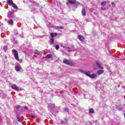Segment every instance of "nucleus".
Masks as SVG:
<instances>
[{
    "mask_svg": "<svg viewBox=\"0 0 125 125\" xmlns=\"http://www.w3.org/2000/svg\"><path fill=\"white\" fill-rule=\"evenodd\" d=\"M89 113H90V114H92L94 113V110L93 109V108H90L89 110Z\"/></svg>",
    "mask_w": 125,
    "mask_h": 125,
    "instance_id": "6ab92c4d",
    "label": "nucleus"
},
{
    "mask_svg": "<svg viewBox=\"0 0 125 125\" xmlns=\"http://www.w3.org/2000/svg\"><path fill=\"white\" fill-rule=\"evenodd\" d=\"M64 112H68L69 111V109L67 108H65L64 109Z\"/></svg>",
    "mask_w": 125,
    "mask_h": 125,
    "instance_id": "c85d7f7f",
    "label": "nucleus"
},
{
    "mask_svg": "<svg viewBox=\"0 0 125 125\" xmlns=\"http://www.w3.org/2000/svg\"><path fill=\"white\" fill-rule=\"evenodd\" d=\"M106 3H107L106 1H103L102 2L101 5H102V6H104V5H106Z\"/></svg>",
    "mask_w": 125,
    "mask_h": 125,
    "instance_id": "aec40b11",
    "label": "nucleus"
},
{
    "mask_svg": "<svg viewBox=\"0 0 125 125\" xmlns=\"http://www.w3.org/2000/svg\"><path fill=\"white\" fill-rule=\"evenodd\" d=\"M63 48H70L69 47L63 46Z\"/></svg>",
    "mask_w": 125,
    "mask_h": 125,
    "instance_id": "72a5a7b5",
    "label": "nucleus"
},
{
    "mask_svg": "<svg viewBox=\"0 0 125 125\" xmlns=\"http://www.w3.org/2000/svg\"><path fill=\"white\" fill-rule=\"evenodd\" d=\"M8 23L9 25H10L11 26H12V25H13V24H14L13 21H12L11 20H9Z\"/></svg>",
    "mask_w": 125,
    "mask_h": 125,
    "instance_id": "f3484780",
    "label": "nucleus"
},
{
    "mask_svg": "<svg viewBox=\"0 0 125 125\" xmlns=\"http://www.w3.org/2000/svg\"><path fill=\"white\" fill-rule=\"evenodd\" d=\"M12 88L13 89H15V90H16L17 91H19V87L16 85V84H14L11 86Z\"/></svg>",
    "mask_w": 125,
    "mask_h": 125,
    "instance_id": "39448f33",
    "label": "nucleus"
},
{
    "mask_svg": "<svg viewBox=\"0 0 125 125\" xmlns=\"http://www.w3.org/2000/svg\"><path fill=\"white\" fill-rule=\"evenodd\" d=\"M21 69H22V68H21V66H15V70L17 72H19V71H21Z\"/></svg>",
    "mask_w": 125,
    "mask_h": 125,
    "instance_id": "9d476101",
    "label": "nucleus"
},
{
    "mask_svg": "<svg viewBox=\"0 0 125 125\" xmlns=\"http://www.w3.org/2000/svg\"><path fill=\"white\" fill-rule=\"evenodd\" d=\"M7 3L9 5H12L14 3L13 1H12V0H7Z\"/></svg>",
    "mask_w": 125,
    "mask_h": 125,
    "instance_id": "2eb2a0df",
    "label": "nucleus"
},
{
    "mask_svg": "<svg viewBox=\"0 0 125 125\" xmlns=\"http://www.w3.org/2000/svg\"><path fill=\"white\" fill-rule=\"evenodd\" d=\"M64 122L67 123V122H68V118H64Z\"/></svg>",
    "mask_w": 125,
    "mask_h": 125,
    "instance_id": "7c9ffc66",
    "label": "nucleus"
},
{
    "mask_svg": "<svg viewBox=\"0 0 125 125\" xmlns=\"http://www.w3.org/2000/svg\"><path fill=\"white\" fill-rule=\"evenodd\" d=\"M101 9L103 10V11H105L106 10V7H101Z\"/></svg>",
    "mask_w": 125,
    "mask_h": 125,
    "instance_id": "5701e85b",
    "label": "nucleus"
},
{
    "mask_svg": "<svg viewBox=\"0 0 125 125\" xmlns=\"http://www.w3.org/2000/svg\"><path fill=\"white\" fill-rule=\"evenodd\" d=\"M13 52L14 53V57L16 60L19 61V57L18 56V51L16 50H13Z\"/></svg>",
    "mask_w": 125,
    "mask_h": 125,
    "instance_id": "f03ea898",
    "label": "nucleus"
},
{
    "mask_svg": "<svg viewBox=\"0 0 125 125\" xmlns=\"http://www.w3.org/2000/svg\"><path fill=\"white\" fill-rule=\"evenodd\" d=\"M17 119L18 122H21V119L20 118V117H19V116H17Z\"/></svg>",
    "mask_w": 125,
    "mask_h": 125,
    "instance_id": "bb28decb",
    "label": "nucleus"
},
{
    "mask_svg": "<svg viewBox=\"0 0 125 125\" xmlns=\"http://www.w3.org/2000/svg\"><path fill=\"white\" fill-rule=\"evenodd\" d=\"M56 29H64L63 26H57Z\"/></svg>",
    "mask_w": 125,
    "mask_h": 125,
    "instance_id": "b1692460",
    "label": "nucleus"
},
{
    "mask_svg": "<svg viewBox=\"0 0 125 125\" xmlns=\"http://www.w3.org/2000/svg\"><path fill=\"white\" fill-rule=\"evenodd\" d=\"M55 48L57 50H58L59 48V45H57L55 46Z\"/></svg>",
    "mask_w": 125,
    "mask_h": 125,
    "instance_id": "cd10ccee",
    "label": "nucleus"
},
{
    "mask_svg": "<svg viewBox=\"0 0 125 125\" xmlns=\"http://www.w3.org/2000/svg\"><path fill=\"white\" fill-rule=\"evenodd\" d=\"M68 51H71V50H68Z\"/></svg>",
    "mask_w": 125,
    "mask_h": 125,
    "instance_id": "f704fd0d",
    "label": "nucleus"
},
{
    "mask_svg": "<svg viewBox=\"0 0 125 125\" xmlns=\"http://www.w3.org/2000/svg\"><path fill=\"white\" fill-rule=\"evenodd\" d=\"M3 49L4 50V51H6V50L7 49V46H4Z\"/></svg>",
    "mask_w": 125,
    "mask_h": 125,
    "instance_id": "a878e982",
    "label": "nucleus"
},
{
    "mask_svg": "<svg viewBox=\"0 0 125 125\" xmlns=\"http://www.w3.org/2000/svg\"><path fill=\"white\" fill-rule=\"evenodd\" d=\"M77 38L81 42H83L84 41V37L82 35H78Z\"/></svg>",
    "mask_w": 125,
    "mask_h": 125,
    "instance_id": "6e6552de",
    "label": "nucleus"
},
{
    "mask_svg": "<svg viewBox=\"0 0 125 125\" xmlns=\"http://www.w3.org/2000/svg\"><path fill=\"white\" fill-rule=\"evenodd\" d=\"M76 3V0H68L67 4H75Z\"/></svg>",
    "mask_w": 125,
    "mask_h": 125,
    "instance_id": "423d86ee",
    "label": "nucleus"
},
{
    "mask_svg": "<svg viewBox=\"0 0 125 125\" xmlns=\"http://www.w3.org/2000/svg\"><path fill=\"white\" fill-rule=\"evenodd\" d=\"M83 73L85 75H86L88 77H89L91 79H94L95 78H97V75L95 74H90V71H83Z\"/></svg>",
    "mask_w": 125,
    "mask_h": 125,
    "instance_id": "f257e3e1",
    "label": "nucleus"
},
{
    "mask_svg": "<svg viewBox=\"0 0 125 125\" xmlns=\"http://www.w3.org/2000/svg\"><path fill=\"white\" fill-rule=\"evenodd\" d=\"M34 53L35 54H37V55H40V54H41V52H40L39 51H36L34 52Z\"/></svg>",
    "mask_w": 125,
    "mask_h": 125,
    "instance_id": "412c9836",
    "label": "nucleus"
},
{
    "mask_svg": "<svg viewBox=\"0 0 125 125\" xmlns=\"http://www.w3.org/2000/svg\"><path fill=\"white\" fill-rule=\"evenodd\" d=\"M111 4H112V6H113V7H115V6H116V4L114 2H112L111 3Z\"/></svg>",
    "mask_w": 125,
    "mask_h": 125,
    "instance_id": "c756f323",
    "label": "nucleus"
},
{
    "mask_svg": "<svg viewBox=\"0 0 125 125\" xmlns=\"http://www.w3.org/2000/svg\"><path fill=\"white\" fill-rule=\"evenodd\" d=\"M16 108L17 109H19V108H20V105H17V106H16Z\"/></svg>",
    "mask_w": 125,
    "mask_h": 125,
    "instance_id": "2f4dec72",
    "label": "nucleus"
},
{
    "mask_svg": "<svg viewBox=\"0 0 125 125\" xmlns=\"http://www.w3.org/2000/svg\"><path fill=\"white\" fill-rule=\"evenodd\" d=\"M12 5L13 7H14V8H15V9H18V7H17V5H16V4H15V3H13Z\"/></svg>",
    "mask_w": 125,
    "mask_h": 125,
    "instance_id": "a211bd4d",
    "label": "nucleus"
},
{
    "mask_svg": "<svg viewBox=\"0 0 125 125\" xmlns=\"http://www.w3.org/2000/svg\"><path fill=\"white\" fill-rule=\"evenodd\" d=\"M13 14H14V12L12 11H10L8 13L7 17L9 19L13 18Z\"/></svg>",
    "mask_w": 125,
    "mask_h": 125,
    "instance_id": "20e7f679",
    "label": "nucleus"
},
{
    "mask_svg": "<svg viewBox=\"0 0 125 125\" xmlns=\"http://www.w3.org/2000/svg\"><path fill=\"white\" fill-rule=\"evenodd\" d=\"M24 109H25V110H28V107H27V106H24Z\"/></svg>",
    "mask_w": 125,
    "mask_h": 125,
    "instance_id": "473e14b6",
    "label": "nucleus"
},
{
    "mask_svg": "<svg viewBox=\"0 0 125 125\" xmlns=\"http://www.w3.org/2000/svg\"><path fill=\"white\" fill-rule=\"evenodd\" d=\"M96 63L98 68H99V69H101V70H103V66H102V65H101L100 62L96 61Z\"/></svg>",
    "mask_w": 125,
    "mask_h": 125,
    "instance_id": "0eeeda50",
    "label": "nucleus"
},
{
    "mask_svg": "<svg viewBox=\"0 0 125 125\" xmlns=\"http://www.w3.org/2000/svg\"><path fill=\"white\" fill-rule=\"evenodd\" d=\"M103 73H104V70H99L97 72V75H102V74H103Z\"/></svg>",
    "mask_w": 125,
    "mask_h": 125,
    "instance_id": "ddd939ff",
    "label": "nucleus"
},
{
    "mask_svg": "<svg viewBox=\"0 0 125 125\" xmlns=\"http://www.w3.org/2000/svg\"><path fill=\"white\" fill-rule=\"evenodd\" d=\"M65 124H66V122L65 121H61V123H60L59 125H65Z\"/></svg>",
    "mask_w": 125,
    "mask_h": 125,
    "instance_id": "4be33fe9",
    "label": "nucleus"
},
{
    "mask_svg": "<svg viewBox=\"0 0 125 125\" xmlns=\"http://www.w3.org/2000/svg\"><path fill=\"white\" fill-rule=\"evenodd\" d=\"M82 14L83 15V16H85L86 14H85V9H82Z\"/></svg>",
    "mask_w": 125,
    "mask_h": 125,
    "instance_id": "4468645a",
    "label": "nucleus"
},
{
    "mask_svg": "<svg viewBox=\"0 0 125 125\" xmlns=\"http://www.w3.org/2000/svg\"><path fill=\"white\" fill-rule=\"evenodd\" d=\"M49 43L51 45H52L54 43V38H51L50 39Z\"/></svg>",
    "mask_w": 125,
    "mask_h": 125,
    "instance_id": "9b49d317",
    "label": "nucleus"
},
{
    "mask_svg": "<svg viewBox=\"0 0 125 125\" xmlns=\"http://www.w3.org/2000/svg\"><path fill=\"white\" fill-rule=\"evenodd\" d=\"M63 62L64 64H66V65H73V62H72V61H69L66 59L63 60Z\"/></svg>",
    "mask_w": 125,
    "mask_h": 125,
    "instance_id": "7ed1b4c3",
    "label": "nucleus"
},
{
    "mask_svg": "<svg viewBox=\"0 0 125 125\" xmlns=\"http://www.w3.org/2000/svg\"><path fill=\"white\" fill-rule=\"evenodd\" d=\"M45 58H51L52 57V55L51 54H48L45 56Z\"/></svg>",
    "mask_w": 125,
    "mask_h": 125,
    "instance_id": "dca6fc26",
    "label": "nucleus"
},
{
    "mask_svg": "<svg viewBox=\"0 0 125 125\" xmlns=\"http://www.w3.org/2000/svg\"><path fill=\"white\" fill-rule=\"evenodd\" d=\"M56 36H57V33H51L50 34L51 38H52L53 39H54V37H56Z\"/></svg>",
    "mask_w": 125,
    "mask_h": 125,
    "instance_id": "f8f14e48",
    "label": "nucleus"
},
{
    "mask_svg": "<svg viewBox=\"0 0 125 125\" xmlns=\"http://www.w3.org/2000/svg\"><path fill=\"white\" fill-rule=\"evenodd\" d=\"M13 42H14V43H17V42H16V41H15V38H13V40H12Z\"/></svg>",
    "mask_w": 125,
    "mask_h": 125,
    "instance_id": "393cba45",
    "label": "nucleus"
},
{
    "mask_svg": "<svg viewBox=\"0 0 125 125\" xmlns=\"http://www.w3.org/2000/svg\"><path fill=\"white\" fill-rule=\"evenodd\" d=\"M48 108H50V109H54V108H55V104H48Z\"/></svg>",
    "mask_w": 125,
    "mask_h": 125,
    "instance_id": "1a4fd4ad",
    "label": "nucleus"
}]
</instances>
